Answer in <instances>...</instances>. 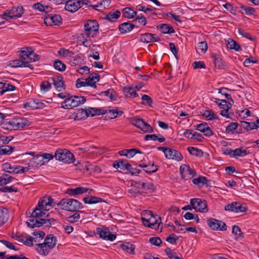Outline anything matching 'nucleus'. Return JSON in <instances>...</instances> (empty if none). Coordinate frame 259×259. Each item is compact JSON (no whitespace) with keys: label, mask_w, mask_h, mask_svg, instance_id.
I'll return each instance as SVG.
<instances>
[{"label":"nucleus","mask_w":259,"mask_h":259,"mask_svg":"<svg viewBox=\"0 0 259 259\" xmlns=\"http://www.w3.org/2000/svg\"><path fill=\"white\" fill-rule=\"evenodd\" d=\"M120 247L123 250L126 251L131 254H134L135 249V245L129 243L125 242L120 245Z\"/></svg>","instance_id":"nucleus-38"},{"label":"nucleus","mask_w":259,"mask_h":259,"mask_svg":"<svg viewBox=\"0 0 259 259\" xmlns=\"http://www.w3.org/2000/svg\"><path fill=\"white\" fill-rule=\"evenodd\" d=\"M139 167L144 168V170L147 174H152L158 170L157 165H154V163L149 162L148 164L141 163L138 165Z\"/></svg>","instance_id":"nucleus-25"},{"label":"nucleus","mask_w":259,"mask_h":259,"mask_svg":"<svg viewBox=\"0 0 259 259\" xmlns=\"http://www.w3.org/2000/svg\"><path fill=\"white\" fill-rule=\"evenodd\" d=\"M240 8L242 10H243L245 12V14L247 15H253L255 12L254 9L250 7L242 5L241 6Z\"/></svg>","instance_id":"nucleus-57"},{"label":"nucleus","mask_w":259,"mask_h":259,"mask_svg":"<svg viewBox=\"0 0 259 259\" xmlns=\"http://www.w3.org/2000/svg\"><path fill=\"white\" fill-rule=\"evenodd\" d=\"M202 115L207 120H211L218 118V116L211 110H206L202 114Z\"/></svg>","instance_id":"nucleus-44"},{"label":"nucleus","mask_w":259,"mask_h":259,"mask_svg":"<svg viewBox=\"0 0 259 259\" xmlns=\"http://www.w3.org/2000/svg\"><path fill=\"white\" fill-rule=\"evenodd\" d=\"M232 233L236 236V238L243 237V233H242L240 227L237 225H234L232 227Z\"/></svg>","instance_id":"nucleus-56"},{"label":"nucleus","mask_w":259,"mask_h":259,"mask_svg":"<svg viewBox=\"0 0 259 259\" xmlns=\"http://www.w3.org/2000/svg\"><path fill=\"white\" fill-rule=\"evenodd\" d=\"M57 205L63 210L72 212L76 211L83 207L82 204L78 200L67 198L62 199Z\"/></svg>","instance_id":"nucleus-4"},{"label":"nucleus","mask_w":259,"mask_h":259,"mask_svg":"<svg viewBox=\"0 0 259 259\" xmlns=\"http://www.w3.org/2000/svg\"><path fill=\"white\" fill-rule=\"evenodd\" d=\"M89 189L87 188L82 187H78L75 188H70L67 189L66 191V194L74 197H77V196L87 193Z\"/></svg>","instance_id":"nucleus-19"},{"label":"nucleus","mask_w":259,"mask_h":259,"mask_svg":"<svg viewBox=\"0 0 259 259\" xmlns=\"http://www.w3.org/2000/svg\"><path fill=\"white\" fill-rule=\"evenodd\" d=\"M0 191L4 193H11V192H17L18 191V190L17 188H16L13 186H11L10 187L9 186H2L0 188Z\"/></svg>","instance_id":"nucleus-50"},{"label":"nucleus","mask_w":259,"mask_h":259,"mask_svg":"<svg viewBox=\"0 0 259 259\" xmlns=\"http://www.w3.org/2000/svg\"><path fill=\"white\" fill-rule=\"evenodd\" d=\"M86 101L83 96H72L66 98L61 103V107L64 109H70L83 104Z\"/></svg>","instance_id":"nucleus-7"},{"label":"nucleus","mask_w":259,"mask_h":259,"mask_svg":"<svg viewBox=\"0 0 259 259\" xmlns=\"http://www.w3.org/2000/svg\"><path fill=\"white\" fill-rule=\"evenodd\" d=\"M190 205L196 211L205 213L208 211L206 200H202L199 198H193L190 200Z\"/></svg>","instance_id":"nucleus-10"},{"label":"nucleus","mask_w":259,"mask_h":259,"mask_svg":"<svg viewBox=\"0 0 259 259\" xmlns=\"http://www.w3.org/2000/svg\"><path fill=\"white\" fill-rule=\"evenodd\" d=\"M14 179V177L10 176L9 175L3 174L0 177V186H5L9 183L12 182Z\"/></svg>","instance_id":"nucleus-39"},{"label":"nucleus","mask_w":259,"mask_h":259,"mask_svg":"<svg viewBox=\"0 0 259 259\" xmlns=\"http://www.w3.org/2000/svg\"><path fill=\"white\" fill-rule=\"evenodd\" d=\"M192 182L194 184L200 186H203L204 185H207V179L205 177L199 176L197 178L193 179Z\"/></svg>","instance_id":"nucleus-42"},{"label":"nucleus","mask_w":259,"mask_h":259,"mask_svg":"<svg viewBox=\"0 0 259 259\" xmlns=\"http://www.w3.org/2000/svg\"><path fill=\"white\" fill-rule=\"evenodd\" d=\"M57 160L70 164L75 162L74 155L66 149H58L54 155Z\"/></svg>","instance_id":"nucleus-6"},{"label":"nucleus","mask_w":259,"mask_h":259,"mask_svg":"<svg viewBox=\"0 0 259 259\" xmlns=\"http://www.w3.org/2000/svg\"><path fill=\"white\" fill-rule=\"evenodd\" d=\"M219 106L222 110L221 111L220 114L224 117L229 118L230 117L228 111L231 108V106L227 105V101L226 100H222L220 103L219 104Z\"/></svg>","instance_id":"nucleus-26"},{"label":"nucleus","mask_w":259,"mask_h":259,"mask_svg":"<svg viewBox=\"0 0 259 259\" xmlns=\"http://www.w3.org/2000/svg\"><path fill=\"white\" fill-rule=\"evenodd\" d=\"M34 50L32 47H27L24 49L23 50L21 51L20 53V56L25 61V60L29 58L30 59V56L33 54Z\"/></svg>","instance_id":"nucleus-28"},{"label":"nucleus","mask_w":259,"mask_h":259,"mask_svg":"<svg viewBox=\"0 0 259 259\" xmlns=\"http://www.w3.org/2000/svg\"><path fill=\"white\" fill-rule=\"evenodd\" d=\"M232 157L235 158H237L238 157H243L249 154V152L244 149L242 147L232 150Z\"/></svg>","instance_id":"nucleus-32"},{"label":"nucleus","mask_w":259,"mask_h":259,"mask_svg":"<svg viewBox=\"0 0 259 259\" xmlns=\"http://www.w3.org/2000/svg\"><path fill=\"white\" fill-rule=\"evenodd\" d=\"M9 216L8 210L4 207H0V227L7 222Z\"/></svg>","instance_id":"nucleus-31"},{"label":"nucleus","mask_w":259,"mask_h":259,"mask_svg":"<svg viewBox=\"0 0 259 259\" xmlns=\"http://www.w3.org/2000/svg\"><path fill=\"white\" fill-rule=\"evenodd\" d=\"M80 215L78 213H75L73 215L67 218V221L70 223H74L78 221Z\"/></svg>","instance_id":"nucleus-60"},{"label":"nucleus","mask_w":259,"mask_h":259,"mask_svg":"<svg viewBox=\"0 0 259 259\" xmlns=\"http://www.w3.org/2000/svg\"><path fill=\"white\" fill-rule=\"evenodd\" d=\"M83 201L85 204H92L104 201L103 199L96 196H88L83 198Z\"/></svg>","instance_id":"nucleus-33"},{"label":"nucleus","mask_w":259,"mask_h":259,"mask_svg":"<svg viewBox=\"0 0 259 259\" xmlns=\"http://www.w3.org/2000/svg\"><path fill=\"white\" fill-rule=\"evenodd\" d=\"M101 95L108 97L112 101L115 100L116 99V93L112 89H109L106 91L102 92Z\"/></svg>","instance_id":"nucleus-41"},{"label":"nucleus","mask_w":259,"mask_h":259,"mask_svg":"<svg viewBox=\"0 0 259 259\" xmlns=\"http://www.w3.org/2000/svg\"><path fill=\"white\" fill-rule=\"evenodd\" d=\"M107 113L105 117L107 119H114L116 118L118 115L121 116L123 113L122 111H118L117 109H106Z\"/></svg>","instance_id":"nucleus-29"},{"label":"nucleus","mask_w":259,"mask_h":259,"mask_svg":"<svg viewBox=\"0 0 259 259\" xmlns=\"http://www.w3.org/2000/svg\"><path fill=\"white\" fill-rule=\"evenodd\" d=\"M22 7H13L9 10V18L10 19L17 18L21 17L24 11Z\"/></svg>","instance_id":"nucleus-23"},{"label":"nucleus","mask_w":259,"mask_h":259,"mask_svg":"<svg viewBox=\"0 0 259 259\" xmlns=\"http://www.w3.org/2000/svg\"><path fill=\"white\" fill-rule=\"evenodd\" d=\"M123 16L128 19H132L134 18L137 12L129 7H126L122 10Z\"/></svg>","instance_id":"nucleus-37"},{"label":"nucleus","mask_w":259,"mask_h":259,"mask_svg":"<svg viewBox=\"0 0 259 259\" xmlns=\"http://www.w3.org/2000/svg\"><path fill=\"white\" fill-rule=\"evenodd\" d=\"M39 242V240L37 239V237H32L28 236L25 240V238H23V241L22 242L24 244L28 246H32L33 244V242Z\"/></svg>","instance_id":"nucleus-47"},{"label":"nucleus","mask_w":259,"mask_h":259,"mask_svg":"<svg viewBox=\"0 0 259 259\" xmlns=\"http://www.w3.org/2000/svg\"><path fill=\"white\" fill-rule=\"evenodd\" d=\"M140 40L143 42L149 43L157 42L160 41V39L156 34L147 32L141 35Z\"/></svg>","instance_id":"nucleus-17"},{"label":"nucleus","mask_w":259,"mask_h":259,"mask_svg":"<svg viewBox=\"0 0 259 259\" xmlns=\"http://www.w3.org/2000/svg\"><path fill=\"white\" fill-rule=\"evenodd\" d=\"M99 30V25L95 20H88L84 25V34H82V37L85 35L87 37H94L97 35Z\"/></svg>","instance_id":"nucleus-8"},{"label":"nucleus","mask_w":259,"mask_h":259,"mask_svg":"<svg viewBox=\"0 0 259 259\" xmlns=\"http://www.w3.org/2000/svg\"><path fill=\"white\" fill-rule=\"evenodd\" d=\"M157 28L163 33L171 34L175 32L173 27L167 24H159Z\"/></svg>","instance_id":"nucleus-30"},{"label":"nucleus","mask_w":259,"mask_h":259,"mask_svg":"<svg viewBox=\"0 0 259 259\" xmlns=\"http://www.w3.org/2000/svg\"><path fill=\"white\" fill-rule=\"evenodd\" d=\"M58 53L61 57H71L72 55H74V53L73 52L70 51L68 50H66L64 48L60 49L58 51Z\"/></svg>","instance_id":"nucleus-48"},{"label":"nucleus","mask_w":259,"mask_h":259,"mask_svg":"<svg viewBox=\"0 0 259 259\" xmlns=\"http://www.w3.org/2000/svg\"><path fill=\"white\" fill-rule=\"evenodd\" d=\"M45 214L46 213L42 211H40L38 209H34L29 219L26 222L27 226L31 228L40 227L42 225L47 227H51L52 223L55 222V220L53 218L49 219L42 218V217H45Z\"/></svg>","instance_id":"nucleus-1"},{"label":"nucleus","mask_w":259,"mask_h":259,"mask_svg":"<svg viewBox=\"0 0 259 259\" xmlns=\"http://www.w3.org/2000/svg\"><path fill=\"white\" fill-rule=\"evenodd\" d=\"M227 46L228 48L231 50H234L235 51H240L241 50V48L240 45L233 39L229 38L227 43Z\"/></svg>","instance_id":"nucleus-36"},{"label":"nucleus","mask_w":259,"mask_h":259,"mask_svg":"<svg viewBox=\"0 0 259 259\" xmlns=\"http://www.w3.org/2000/svg\"><path fill=\"white\" fill-rule=\"evenodd\" d=\"M31 122L27 118L21 116H17L12 118L10 121H5L2 123V127L9 130H17L28 126Z\"/></svg>","instance_id":"nucleus-2"},{"label":"nucleus","mask_w":259,"mask_h":259,"mask_svg":"<svg viewBox=\"0 0 259 259\" xmlns=\"http://www.w3.org/2000/svg\"><path fill=\"white\" fill-rule=\"evenodd\" d=\"M0 242H1L2 244H3L6 247H7L8 248L11 249V250H18L19 248L16 247L12 242H11L9 241L2 239L0 240Z\"/></svg>","instance_id":"nucleus-51"},{"label":"nucleus","mask_w":259,"mask_h":259,"mask_svg":"<svg viewBox=\"0 0 259 259\" xmlns=\"http://www.w3.org/2000/svg\"><path fill=\"white\" fill-rule=\"evenodd\" d=\"M24 62V61L16 59L14 60H11L10 62V64L13 68L23 67V66L25 65Z\"/></svg>","instance_id":"nucleus-53"},{"label":"nucleus","mask_w":259,"mask_h":259,"mask_svg":"<svg viewBox=\"0 0 259 259\" xmlns=\"http://www.w3.org/2000/svg\"><path fill=\"white\" fill-rule=\"evenodd\" d=\"M123 92L127 97L133 98L136 97L137 95L138 96L136 90L133 86L125 87L123 89Z\"/></svg>","instance_id":"nucleus-35"},{"label":"nucleus","mask_w":259,"mask_h":259,"mask_svg":"<svg viewBox=\"0 0 259 259\" xmlns=\"http://www.w3.org/2000/svg\"><path fill=\"white\" fill-rule=\"evenodd\" d=\"M238 33L240 35H241L242 37L246 38L248 39H249L251 41H254L255 38L254 37H252L250 34L244 30L239 28L238 29Z\"/></svg>","instance_id":"nucleus-54"},{"label":"nucleus","mask_w":259,"mask_h":259,"mask_svg":"<svg viewBox=\"0 0 259 259\" xmlns=\"http://www.w3.org/2000/svg\"><path fill=\"white\" fill-rule=\"evenodd\" d=\"M54 67L55 69L62 72L66 69V65L60 60H56L54 62Z\"/></svg>","instance_id":"nucleus-49"},{"label":"nucleus","mask_w":259,"mask_h":259,"mask_svg":"<svg viewBox=\"0 0 259 259\" xmlns=\"http://www.w3.org/2000/svg\"><path fill=\"white\" fill-rule=\"evenodd\" d=\"M32 8L41 12H45L46 10L49 11L51 9L49 6H45L39 3L34 4L32 6Z\"/></svg>","instance_id":"nucleus-45"},{"label":"nucleus","mask_w":259,"mask_h":259,"mask_svg":"<svg viewBox=\"0 0 259 259\" xmlns=\"http://www.w3.org/2000/svg\"><path fill=\"white\" fill-rule=\"evenodd\" d=\"M51 83L48 81H44L41 83L40 89L44 92H48L51 89Z\"/></svg>","instance_id":"nucleus-59"},{"label":"nucleus","mask_w":259,"mask_h":259,"mask_svg":"<svg viewBox=\"0 0 259 259\" xmlns=\"http://www.w3.org/2000/svg\"><path fill=\"white\" fill-rule=\"evenodd\" d=\"M135 27V25L127 22L120 24L119 26V30L121 34H125L131 31Z\"/></svg>","instance_id":"nucleus-27"},{"label":"nucleus","mask_w":259,"mask_h":259,"mask_svg":"<svg viewBox=\"0 0 259 259\" xmlns=\"http://www.w3.org/2000/svg\"><path fill=\"white\" fill-rule=\"evenodd\" d=\"M187 150L190 154L195 155L197 157H202L203 155V151L196 147H189L187 148Z\"/></svg>","instance_id":"nucleus-40"},{"label":"nucleus","mask_w":259,"mask_h":259,"mask_svg":"<svg viewBox=\"0 0 259 259\" xmlns=\"http://www.w3.org/2000/svg\"><path fill=\"white\" fill-rule=\"evenodd\" d=\"M131 123L134 126L140 128L144 133L153 132L152 127L147 123L145 122L142 118L134 117L131 119Z\"/></svg>","instance_id":"nucleus-9"},{"label":"nucleus","mask_w":259,"mask_h":259,"mask_svg":"<svg viewBox=\"0 0 259 259\" xmlns=\"http://www.w3.org/2000/svg\"><path fill=\"white\" fill-rule=\"evenodd\" d=\"M49 203V198L44 197L39 201L37 206L34 209H39L40 211L49 210L50 209Z\"/></svg>","instance_id":"nucleus-21"},{"label":"nucleus","mask_w":259,"mask_h":259,"mask_svg":"<svg viewBox=\"0 0 259 259\" xmlns=\"http://www.w3.org/2000/svg\"><path fill=\"white\" fill-rule=\"evenodd\" d=\"M64 1L66 3L65 9L69 12H74L81 8L80 0H64Z\"/></svg>","instance_id":"nucleus-14"},{"label":"nucleus","mask_w":259,"mask_h":259,"mask_svg":"<svg viewBox=\"0 0 259 259\" xmlns=\"http://www.w3.org/2000/svg\"><path fill=\"white\" fill-rule=\"evenodd\" d=\"M211 58L215 67L218 69H224L226 67L224 61L218 54L213 53L211 54Z\"/></svg>","instance_id":"nucleus-22"},{"label":"nucleus","mask_w":259,"mask_h":259,"mask_svg":"<svg viewBox=\"0 0 259 259\" xmlns=\"http://www.w3.org/2000/svg\"><path fill=\"white\" fill-rule=\"evenodd\" d=\"M147 213L148 215H150V218L149 219L142 218L143 225L145 227L155 230H159L160 228V231H161L162 228L161 225V218L157 215H154L151 211H148Z\"/></svg>","instance_id":"nucleus-5"},{"label":"nucleus","mask_w":259,"mask_h":259,"mask_svg":"<svg viewBox=\"0 0 259 259\" xmlns=\"http://www.w3.org/2000/svg\"><path fill=\"white\" fill-rule=\"evenodd\" d=\"M247 209V207L246 204L237 202V205H236V210L235 212H244L246 211Z\"/></svg>","instance_id":"nucleus-55"},{"label":"nucleus","mask_w":259,"mask_h":259,"mask_svg":"<svg viewBox=\"0 0 259 259\" xmlns=\"http://www.w3.org/2000/svg\"><path fill=\"white\" fill-rule=\"evenodd\" d=\"M208 227L213 230H219L224 231L227 230L226 224L221 220L214 218H210L207 220Z\"/></svg>","instance_id":"nucleus-11"},{"label":"nucleus","mask_w":259,"mask_h":259,"mask_svg":"<svg viewBox=\"0 0 259 259\" xmlns=\"http://www.w3.org/2000/svg\"><path fill=\"white\" fill-rule=\"evenodd\" d=\"M55 88L60 92L65 89V82L62 76H56L51 78Z\"/></svg>","instance_id":"nucleus-18"},{"label":"nucleus","mask_w":259,"mask_h":259,"mask_svg":"<svg viewBox=\"0 0 259 259\" xmlns=\"http://www.w3.org/2000/svg\"><path fill=\"white\" fill-rule=\"evenodd\" d=\"M15 89L16 88L14 85L6 82V86L4 87V89L3 90H0V95L2 96L6 92L13 91L15 90Z\"/></svg>","instance_id":"nucleus-58"},{"label":"nucleus","mask_w":259,"mask_h":259,"mask_svg":"<svg viewBox=\"0 0 259 259\" xmlns=\"http://www.w3.org/2000/svg\"><path fill=\"white\" fill-rule=\"evenodd\" d=\"M25 108L31 109H42L45 107V103L40 101L38 99H30L24 105Z\"/></svg>","instance_id":"nucleus-15"},{"label":"nucleus","mask_w":259,"mask_h":259,"mask_svg":"<svg viewBox=\"0 0 259 259\" xmlns=\"http://www.w3.org/2000/svg\"><path fill=\"white\" fill-rule=\"evenodd\" d=\"M100 78V76L99 74L96 73H91L86 79L88 85L94 88H96L97 86L96 83L99 81Z\"/></svg>","instance_id":"nucleus-24"},{"label":"nucleus","mask_w":259,"mask_h":259,"mask_svg":"<svg viewBox=\"0 0 259 259\" xmlns=\"http://www.w3.org/2000/svg\"><path fill=\"white\" fill-rule=\"evenodd\" d=\"M165 156L167 159H173L178 161L182 160L183 159V156L179 151L169 148H168Z\"/></svg>","instance_id":"nucleus-16"},{"label":"nucleus","mask_w":259,"mask_h":259,"mask_svg":"<svg viewBox=\"0 0 259 259\" xmlns=\"http://www.w3.org/2000/svg\"><path fill=\"white\" fill-rule=\"evenodd\" d=\"M45 164L44 158L41 155H38L31 158L28 163L29 166L38 167Z\"/></svg>","instance_id":"nucleus-20"},{"label":"nucleus","mask_w":259,"mask_h":259,"mask_svg":"<svg viewBox=\"0 0 259 259\" xmlns=\"http://www.w3.org/2000/svg\"><path fill=\"white\" fill-rule=\"evenodd\" d=\"M139 185L141 186V188L145 190H153L154 189V186L153 184L149 183H139Z\"/></svg>","instance_id":"nucleus-63"},{"label":"nucleus","mask_w":259,"mask_h":259,"mask_svg":"<svg viewBox=\"0 0 259 259\" xmlns=\"http://www.w3.org/2000/svg\"><path fill=\"white\" fill-rule=\"evenodd\" d=\"M47 26L59 25L62 24V18L59 15H48L44 19Z\"/></svg>","instance_id":"nucleus-13"},{"label":"nucleus","mask_w":259,"mask_h":259,"mask_svg":"<svg viewBox=\"0 0 259 259\" xmlns=\"http://www.w3.org/2000/svg\"><path fill=\"white\" fill-rule=\"evenodd\" d=\"M118 153L121 156H125L128 158L133 157L135 155V148L130 149H123L119 151Z\"/></svg>","instance_id":"nucleus-43"},{"label":"nucleus","mask_w":259,"mask_h":259,"mask_svg":"<svg viewBox=\"0 0 259 259\" xmlns=\"http://www.w3.org/2000/svg\"><path fill=\"white\" fill-rule=\"evenodd\" d=\"M238 126L237 122H231L226 128V132L227 134H231L236 129H237Z\"/></svg>","instance_id":"nucleus-52"},{"label":"nucleus","mask_w":259,"mask_h":259,"mask_svg":"<svg viewBox=\"0 0 259 259\" xmlns=\"http://www.w3.org/2000/svg\"><path fill=\"white\" fill-rule=\"evenodd\" d=\"M56 243V237L53 234H50L45 239L44 242L36 244L35 248L39 254L47 255L50 250L55 246Z\"/></svg>","instance_id":"nucleus-3"},{"label":"nucleus","mask_w":259,"mask_h":259,"mask_svg":"<svg viewBox=\"0 0 259 259\" xmlns=\"http://www.w3.org/2000/svg\"><path fill=\"white\" fill-rule=\"evenodd\" d=\"M121 13L119 10H113L112 12L108 13L105 18L110 22H113L117 19L120 16Z\"/></svg>","instance_id":"nucleus-34"},{"label":"nucleus","mask_w":259,"mask_h":259,"mask_svg":"<svg viewBox=\"0 0 259 259\" xmlns=\"http://www.w3.org/2000/svg\"><path fill=\"white\" fill-rule=\"evenodd\" d=\"M2 154L7 155L11 154L14 149V147L8 145L2 146Z\"/></svg>","instance_id":"nucleus-61"},{"label":"nucleus","mask_w":259,"mask_h":259,"mask_svg":"<svg viewBox=\"0 0 259 259\" xmlns=\"http://www.w3.org/2000/svg\"><path fill=\"white\" fill-rule=\"evenodd\" d=\"M2 169L4 171L9 172V173H13L14 174V172H12L13 171H16L18 168L16 167L12 166L9 163L6 162L2 165Z\"/></svg>","instance_id":"nucleus-46"},{"label":"nucleus","mask_w":259,"mask_h":259,"mask_svg":"<svg viewBox=\"0 0 259 259\" xmlns=\"http://www.w3.org/2000/svg\"><path fill=\"white\" fill-rule=\"evenodd\" d=\"M256 59L253 57L246 58L244 61V65L246 67L250 66L251 64L257 63Z\"/></svg>","instance_id":"nucleus-64"},{"label":"nucleus","mask_w":259,"mask_h":259,"mask_svg":"<svg viewBox=\"0 0 259 259\" xmlns=\"http://www.w3.org/2000/svg\"><path fill=\"white\" fill-rule=\"evenodd\" d=\"M97 234L99 235L100 238L110 241L114 240L116 237L115 234L111 233L109 229L105 227L97 228Z\"/></svg>","instance_id":"nucleus-12"},{"label":"nucleus","mask_w":259,"mask_h":259,"mask_svg":"<svg viewBox=\"0 0 259 259\" xmlns=\"http://www.w3.org/2000/svg\"><path fill=\"white\" fill-rule=\"evenodd\" d=\"M149 242L152 245L159 246L162 243V241L158 237H153L150 238Z\"/></svg>","instance_id":"nucleus-62"}]
</instances>
